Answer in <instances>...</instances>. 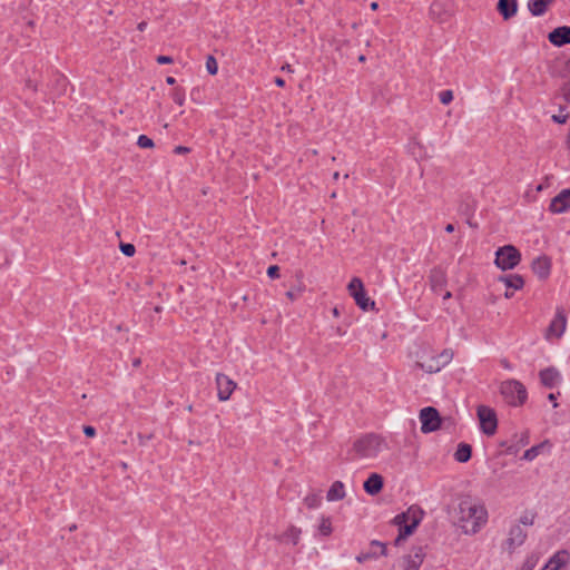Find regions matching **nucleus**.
<instances>
[{"instance_id":"49530a36","label":"nucleus","mask_w":570,"mask_h":570,"mask_svg":"<svg viewBox=\"0 0 570 570\" xmlns=\"http://www.w3.org/2000/svg\"><path fill=\"white\" fill-rule=\"evenodd\" d=\"M189 150L190 149L188 147L177 146L174 151H175V154L180 155V154H187V153H189Z\"/></svg>"},{"instance_id":"e2e57ef3","label":"nucleus","mask_w":570,"mask_h":570,"mask_svg":"<svg viewBox=\"0 0 570 570\" xmlns=\"http://www.w3.org/2000/svg\"><path fill=\"white\" fill-rule=\"evenodd\" d=\"M548 399H549L550 401H556V395H554L553 393H550V394L548 395Z\"/></svg>"},{"instance_id":"a211bd4d","label":"nucleus","mask_w":570,"mask_h":570,"mask_svg":"<svg viewBox=\"0 0 570 570\" xmlns=\"http://www.w3.org/2000/svg\"><path fill=\"white\" fill-rule=\"evenodd\" d=\"M383 476L377 473H372L364 482L363 488L370 495H376L383 489Z\"/></svg>"},{"instance_id":"423d86ee","label":"nucleus","mask_w":570,"mask_h":570,"mask_svg":"<svg viewBox=\"0 0 570 570\" xmlns=\"http://www.w3.org/2000/svg\"><path fill=\"white\" fill-rule=\"evenodd\" d=\"M453 357V352L451 350H443L438 355H432L422 358L417 362V366H420L426 373H436L445 365H448Z\"/></svg>"},{"instance_id":"1a4fd4ad","label":"nucleus","mask_w":570,"mask_h":570,"mask_svg":"<svg viewBox=\"0 0 570 570\" xmlns=\"http://www.w3.org/2000/svg\"><path fill=\"white\" fill-rule=\"evenodd\" d=\"M425 558V552L422 547H414L411 551L402 557L399 562L401 570H419Z\"/></svg>"},{"instance_id":"9b49d317","label":"nucleus","mask_w":570,"mask_h":570,"mask_svg":"<svg viewBox=\"0 0 570 570\" xmlns=\"http://www.w3.org/2000/svg\"><path fill=\"white\" fill-rule=\"evenodd\" d=\"M452 10L448 1L435 0L430 7V18L436 22H445L451 17Z\"/></svg>"},{"instance_id":"393cba45","label":"nucleus","mask_w":570,"mask_h":570,"mask_svg":"<svg viewBox=\"0 0 570 570\" xmlns=\"http://www.w3.org/2000/svg\"><path fill=\"white\" fill-rule=\"evenodd\" d=\"M345 498V487L343 482L335 481L331 485V488L327 491L326 499L327 501H340Z\"/></svg>"},{"instance_id":"0eeeda50","label":"nucleus","mask_w":570,"mask_h":570,"mask_svg":"<svg viewBox=\"0 0 570 570\" xmlns=\"http://www.w3.org/2000/svg\"><path fill=\"white\" fill-rule=\"evenodd\" d=\"M476 415L480 421L481 431L489 436L493 435L498 429V420L494 410L487 405H479Z\"/></svg>"},{"instance_id":"0e129e2a","label":"nucleus","mask_w":570,"mask_h":570,"mask_svg":"<svg viewBox=\"0 0 570 570\" xmlns=\"http://www.w3.org/2000/svg\"><path fill=\"white\" fill-rule=\"evenodd\" d=\"M365 60H366V58H365V56H364V55H361V56L358 57V61H360V62H364Z\"/></svg>"},{"instance_id":"c9c22d12","label":"nucleus","mask_w":570,"mask_h":570,"mask_svg":"<svg viewBox=\"0 0 570 570\" xmlns=\"http://www.w3.org/2000/svg\"><path fill=\"white\" fill-rule=\"evenodd\" d=\"M539 446H532L528 449L524 453L522 459L527 461H532L537 455L539 454Z\"/></svg>"},{"instance_id":"f3484780","label":"nucleus","mask_w":570,"mask_h":570,"mask_svg":"<svg viewBox=\"0 0 570 570\" xmlns=\"http://www.w3.org/2000/svg\"><path fill=\"white\" fill-rule=\"evenodd\" d=\"M533 273L541 279L549 276L551 269V262L547 256H539L532 262Z\"/></svg>"},{"instance_id":"f03ea898","label":"nucleus","mask_w":570,"mask_h":570,"mask_svg":"<svg viewBox=\"0 0 570 570\" xmlns=\"http://www.w3.org/2000/svg\"><path fill=\"white\" fill-rule=\"evenodd\" d=\"M385 448L383 438L377 434H365L354 441L351 450L347 452L348 461H372Z\"/></svg>"},{"instance_id":"37998d69","label":"nucleus","mask_w":570,"mask_h":570,"mask_svg":"<svg viewBox=\"0 0 570 570\" xmlns=\"http://www.w3.org/2000/svg\"><path fill=\"white\" fill-rule=\"evenodd\" d=\"M562 91L564 100L570 102V81L563 85Z\"/></svg>"},{"instance_id":"3c124183","label":"nucleus","mask_w":570,"mask_h":570,"mask_svg":"<svg viewBox=\"0 0 570 570\" xmlns=\"http://www.w3.org/2000/svg\"><path fill=\"white\" fill-rule=\"evenodd\" d=\"M146 27H147V22L141 21L140 23H138L137 29L139 31H144L146 29Z\"/></svg>"},{"instance_id":"4c0bfd02","label":"nucleus","mask_w":570,"mask_h":570,"mask_svg":"<svg viewBox=\"0 0 570 570\" xmlns=\"http://www.w3.org/2000/svg\"><path fill=\"white\" fill-rule=\"evenodd\" d=\"M439 97L443 105H449L453 100V92L451 90H443L440 92Z\"/></svg>"},{"instance_id":"aec40b11","label":"nucleus","mask_w":570,"mask_h":570,"mask_svg":"<svg viewBox=\"0 0 570 570\" xmlns=\"http://www.w3.org/2000/svg\"><path fill=\"white\" fill-rule=\"evenodd\" d=\"M433 292L440 293L446 284L445 274L441 268H433L429 276Z\"/></svg>"},{"instance_id":"5701e85b","label":"nucleus","mask_w":570,"mask_h":570,"mask_svg":"<svg viewBox=\"0 0 570 570\" xmlns=\"http://www.w3.org/2000/svg\"><path fill=\"white\" fill-rule=\"evenodd\" d=\"M554 0H529L528 9L534 17L543 16Z\"/></svg>"},{"instance_id":"b1692460","label":"nucleus","mask_w":570,"mask_h":570,"mask_svg":"<svg viewBox=\"0 0 570 570\" xmlns=\"http://www.w3.org/2000/svg\"><path fill=\"white\" fill-rule=\"evenodd\" d=\"M539 375L541 383L547 387H553L560 379L559 372L553 367L542 370Z\"/></svg>"},{"instance_id":"2eb2a0df","label":"nucleus","mask_w":570,"mask_h":570,"mask_svg":"<svg viewBox=\"0 0 570 570\" xmlns=\"http://www.w3.org/2000/svg\"><path fill=\"white\" fill-rule=\"evenodd\" d=\"M549 209L553 214H561L570 209V188L563 189L552 198Z\"/></svg>"},{"instance_id":"774afa93","label":"nucleus","mask_w":570,"mask_h":570,"mask_svg":"<svg viewBox=\"0 0 570 570\" xmlns=\"http://www.w3.org/2000/svg\"><path fill=\"white\" fill-rule=\"evenodd\" d=\"M312 154H313V155H317V150H316V149H313V150H312Z\"/></svg>"},{"instance_id":"8fccbe9b","label":"nucleus","mask_w":570,"mask_h":570,"mask_svg":"<svg viewBox=\"0 0 570 570\" xmlns=\"http://www.w3.org/2000/svg\"><path fill=\"white\" fill-rule=\"evenodd\" d=\"M345 333L346 332L342 327H336L335 328V334L338 335V336H344Z\"/></svg>"},{"instance_id":"6e6d98bb","label":"nucleus","mask_w":570,"mask_h":570,"mask_svg":"<svg viewBox=\"0 0 570 570\" xmlns=\"http://www.w3.org/2000/svg\"><path fill=\"white\" fill-rule=\"evenodd\" d=\"M166 82L168 85H174L176 82V79L174 77H167Z\"/></svg>"},{"instance_id":"ea45409f","label":"nucleus","mask_w":570,"mask_h":570,"mask_svg":"<svg viewBox=\"0 0 570 570\" xmlns=\"http://www.w3.org/2000/svg\"><path fill=\"white\" fill-rule=\"evenodd\" d=\"M267 275L271 278H277L279 277V267L277 265H272L267 268Z\"/></svg>"},{"instance_id":"338daca9","label":"nucleus","mask_w":570,"mask_h":570,"mask_svg":"<svg viewBox=\"0 0 570 570\" xmlns=\"http://www.w3.org/2000/svg\"><path fill=\"white\" fill-rule=\"evenodd\" d=\"M139 440H141V444L146 442V439H142V436H139Z\"/></svg>"},{"instance_id":"ddd939ff","label":"nucleus","mask_w":570,"mask_h":570,"mask_svg":"<svg viewBox=\"0 0 570 570\" xmlns=\"http://www.w3.org/2000/svg\"><path fill=\"white\" fill-rule=\"evenodd\" d=\"M566 326H567L566 313L561 307H558L556 316L548 327V336L553 335L558 338L561 337L566 331Z\"/></svg>"},{"instance_id":"c756f323","label":"nucleus","mask_w":570,"mask_h":570,"mask_svg":"<svg viewBox=\"0 0 570 570\" xmlns=\"http://www.w3.org/2000/svg\"><path fill=\"white\" fill-rule=\"evenodd\" d=\"M318 531L322 535H325V537H327L332 533L333 530H332V524H331L330 518L322 517L320 525H318Z\"/></svg>"},{"instance_id":"20e7f679","label":"nucleus","mask_w":570,"mask_h":570,"mask_svg":"<svg viewBox=\"0 0 570 570\" xmlns=\"http://www.w3.org/2000/svg\"><path fill=\"white\" fill-rule=\"evenodd\" d=\"M500 392L511 405H521L527 400L524 385L517 380H508L501 383Z\"/></svg>"},{"instance_id":"f8f14e48","label":"nucleus","mask_w":570,"mask_h":570,"mask_svg":"<svg viewBox=\"0 0 570 570\" xmlns=\"http://www.w3.org/2000/svg\"><path fill=\"white\" fill-rule=\"evenodd\" d=\"M216 385L219 401H227L236 389V383L227 375L222 373L216 375Z\"/></svg>"},{"instance_id":"69168bd1","label":"nucleus","mask_w":570,"mask_h":570,"mask_svg":"<svg viewBox=\"0 0 570 570\" xmlns=\"http://www.w3.org/2000/svg\"><path fill=\"white\" fill-rule=\"evenodd\" d=\"M338 178H340V173L335 171L334 175H333V179L337 180Z\"/></svg>"},{"instance_id":"7ed1b4c3","label":"nucleus","mask_w":570,"mask_h":570,"mask_svg":"<svg viewBox=\"0 0 570 570\" xmlns=\"http://www.w3.org/2000/svg\"><path fill=\"white\" fill-rule=\"evenodd\" d=\"M422 517L423 511L419 507L412 505L405 512L400 513L394 518V523L400 528V533L395 539V544H399L414 532L416 527L420 524Z\"/></svg>"},{"instance_id":"e433bc0d","label":"nucleus","mask_w":570,"mask_h":570,"mask_svg":"<svg viewBox=\"0 0 570 570\" xmlns=\"http://www.w3.org/2000/svg\"><path fill=\"white\" fill-rule=\"evenodd\" d=\"M120 250L124 255L126 256H134L135 252H136V248L132 244H129V243H121L120 244Z\"/></svg>"},{"instance_id":"6ab92c4d","label":"nucleus","mask_w":570,"mask_h":570,"mask_svg":"<svg viewBox=\"0 0 570 570\" xmlns=\"http://www.w3.org/2000/svg\"><path fill=\"white\" fill-rule=\"evenodd\" d=\"M498 11L504 20H509L514 17L518 12L517 0H499L497 6Z\"/></svg>"},{"instance_id":"58836bf2","label":"nucleus","mask_w":570,"mask_h":570,"mask_svg":"<svg viewBox=\"0 0 570 570\" xmlns=\"http://www.w3.org/2000/svg\"><path fill=\"white\" fill-rule=\"evenodd\" d=\"M534 521V515L531 513H525L520 517L519 524L521 525H532Z\"/></svg>"},{"instance_id":"f704fd0d","label":"nucleus","mask_w":570,"mask_h":570,"mask_svg":"<svg viewBox=\"0 0 570 570\" xmlns=\"http://www.w3.org/2000/svg\"><path fill=\"white\" fill-rule=\"evenodd\" d=\"M137 145L140 148H153L154 147V141L149 137H147L146 135H140L138 137Z\"/></svg>"},{"instance_id":"052dcab7","label":"nucleus","mask_w":570,"mask_h":570,"mask_svg":"<svg viewBox=\"0 0 570 570\" xmlns=\"http://www.w3.org/2000/svg\"><path fill=\"white\" fill-rule=\"evenodd\" d=\"M27 86H28L29 88H31L32 90H36V86L31 82V80H29V81L27 82Z\"/></svg>"},{"instance_id":"5fc2aeb1","label":"nucleus","mask_w":570,"mask_h":570,"mask_svg":"<svg viewBox=\"0 0 570 570\" xmlns=\"http://www.w3.org/2000/svg\"><path fill=\"white\" fill-rule=\"evenodd\" d=\"M445 232H448V233H452V232H454V226H453L452 224H448V225L445 226Z\"/></svg>"},{"instance_id":"a18cd8bd","label":"nucleus","mask_w":570,"mask_h":570,"mask_svg":"<svg viewBox=\"0 0 570 570\" xmlns=\"http://www.w3.org/2000/svg\"><path fill=\"white\" fill-rule=\"evenodd\" d=\"M157 62L160 63V65L171 63L173 62V58L169 57V56H158L157 57Z\"/></svg>"},{"instance_id":"6e6552de","label":"nucleus","mask_w":570,"mask_h":570,"mask_svg":"<svg viewBox=\"0 0 570 570\" xmlns=\"http://www.w3.org/2000/svg\"><path fill=\"white\" fill-rule=\"evenodd\" d=\"M421 431L423 433H431L440 429L441 416L435 407L428 406L420 411Z\"/></svg>"},{"instance_id":"de8ad7c7","label":"nucleus","mask_w":570,"mask_h":570,"mask_svg":"<svg viewBox=\"0 0 570 570\" xmlns=\"http://www.w3.org/2000/svg\"><path fill=\"white\" fill-rule=\"evenodd\" d=\"M533 562H531L530 560H527L523 566H522V569L521 570H532L533 569Z\"/></svg>"},{"instance_id":"473e14b6","label":"nucleus","mask_w":570,"mask_h":570,"mask_svg":"<svg viewBox=\"0 0 570 570\" xmlns=\"http://www.w3.org/2000/svg\"><path fill=\"white\" fill-rule=\"evenodd\" d=\"M566 110V107L564 106H560L559 108V114L558 115H553L552 116V120L557 124H566L569 119V114H564L563 111Z\"/></svg>"},{"instance_id":"864d4df0","label":"nucleus","mask_w":570,"mask_h":570,"mask_svg":"<svg viewBox=\"0 0 570 570\" xmlns=\"http://www.w3.org/2000/svg\"><path fill=\"white\" fill-rule=\"evenodd\" d=\"M282 70L283 71H287V72H293V69H292L291 65H288V63L284 65L282 67Z\"/></svg>"},{"instance_id":"c03bdc74","label":"nucleus","mask_w":570,"mask_h":570,"mask_svg":"<svg viewBox=\"0 0 570 570\" xmlns=\"http://www.w3.org/2000/svg\"><path fill=\"white\" fill-rule=\"evenodd\" d=\"M83 433L89 436V438H92L96 435V429L94 426H90V425H86L83 426Z\"/></svg>"},{"instance_id":"4be33fe9","label":"nucleus","mask_w":570,"mask_h":570,"mask_svg":"<svg viewBox=\"0 0 570 570\" xmlns=\"http://www.w3.org/2000/svg\"><path fill=\"white\" fill-rule=\"evenodd\" d=\"M498 282L503 283L507 288H511L513 291L521 289L524 285V279L519 274L501 275L499 276Z\"/></svg>"},{"instance_id":"79ce46f5","label":"nucleus","mask_w":570,"mask_h":570,"mask_svg":"<svg viewBox=\"0 0 570 570\" xmlns=\"http://www.w3.org/2000/svg\"><path fill=\"white\" fill-rule=\"evenodd\" d=\"M301 293H302V289H301V288H298V289H296V291L291 289V291H287V292H286V296H287V298H289L291 301H295L296 298H298V296L301 295Z\"/></svg>"},{"instance_id":"c85d7f7f","label":"nucleus","mask_w":570,"mask_h":570,"mask_svg":"<svg viewBox=\"0 0 570 570\" xmlns=\"http://www.w3.org/2000/svg\"><path fill=\"white\" fill-rule=\"evenodd\" d=\"M347 289L352 297L355 296V293H360L364 289L363 282L358 277H354L351 279Z\"/></svg>"},{"instance_id":"4468645a","label":"nucleus","mask_w":570,"mask_h":570,"mask_svg":"<svg viewBox=\"0 0 570 570\" xmlns=\"http://www.w3.org/2000/svg\"><path fill=\"white\" fill-rule=\"evenodd\" d=\"M385 554H386V546L384 543H382L381 541L373 540L370 543V550L361 552L360 554L356 556L355 559L358 563H363L367 560L376 559L380 556H385Z\"/></svg>"},{"instance_id":"bb28decb","label":"nucleus","mask_w":570,"mask_h":570,"mask_svg":"<svg viewBox=\"0 0 570 570\" xmlns=\"http://www.w3.org/2000/svg\"><path fill=\"white\" fill-rule=\"evenodd\" d=\"M472 448L468 443H460L454 453V459L458 462L464 463L471 459Z\"/></svg>"},{"instance_id":"a878e982","label":"nucleus","mask_w":570,"mask_h":570,"mask_svg":"<svg viewBox=\"0 0 570 570\" xmlns=\"http://www.w3.org/2000/svg\"><path fill=\"white\" fill-rule=\"evenodd\" d=\"M355 303L363 311L374 309L375 302L372 301L365 293V289H363L360 293H355V296L353 297Z\"/></svg>"},{"instance_id":"39448f33","label":"nucleus","mask_w":570,"mask_h":570,"mask_svg":"<svg viewBox=\"0 0 570 570\" xmlns=\"http://www.w3.org/2000/svg\"><path fill=\"white\" fill-rule=\"evenodd\" d=\"M521 261V253L513 245H504L495 252V265L502 271L513 269Z\"/></svg>"},{"instance_id":"dca6fc26","label":"nucleus","mask_w":570,"mask_h":570,"mask_svg":"<svg viewBox=\"0 0 570 570\" xmlns=\"http://www.w3.org/2000/svg\"><path fill=\"white\" fill-rule=\"evenodd\" d=\"M549 41L557 46L562 47L570 43V27L562 26L552 30L548 36Z\"/></svg>"},{"instance_id":"f257e3e1","label":"nucleus","mask_w":570,"mask_h":570,"mask_svg":"<svg viewBox=\"0 0 570 570\" xmlns=\"http://www.w3.org/2000/svg\"><path fill=\"white\" fill-rule=\"evenodd\" d=\"M488 512L485 508L471 500H463L459 504V522L465 534H474L485 524Z\"/></svg>"},{"instance_id":"cd10ccee","label":"nucleus","mask_w":570,"mask_h":570,"mask_svg":"<svg viewBox=\"0 0 570 570\" xmlns=\"http://www.w3.org/2000/svg\"><path fill=\"white\" fill-rule=\"evenodd\" d=\"M301 533L302 531L299 528L292 525L283 533L282 538L296 546L299 542Z\"/></svg>"},{"instance_id":"a19ab883","label":"nucleus","mask_w":570,"mask_h":570,"mask_svg":"<svg viewBox=\"0 0 570 570\" xmlns=\"http://www.w3.org/2000/svg\"><path fill=\"white\" fill-rule=\"evenodd\" d=\"M562 65H563V69L562 71L560 72V75L562 77H568L570 76V59H566L562 61Z\"/></svg>"},{"instance_id":"09e8293b","label":"nucleus","mask_w":570,"mask_h":570,"mask_svg":"<svg viewBox=\"0 0 570 570\" xmlns=\"http://www.w3.org/2000/svg\"><path fill=\"white\" fill-rule=\"evenodd\" d=\"M275 83L278 86V87H284L285 86V81L283 78L281 77H276L275 78Z\"/></svg>"},{"instance_id":"bf43d9fd","label":"nucleus","mask_w":570,"mask_h":570,"mask_svg":"<svg viewBox=\"0 0 570 570\" xmlns=\"http://www.w3.org/2000/svg\"><path fill=\"white\" fill-rule=\"evenodd\" d=\"M379 8V3L377 2H372L371 3V9L372 10H376Z\"/></svg>"},{"instance_id":"412c9836","label":"nucleus","mask_w":570,"mask_h":570,"mask_svg":"<svg viewBox=\"0 0 570 570\" xmlns=\"http://www.w3.org/2000/svg\"><path fill=\"white\" fill-rule=\"evenodd\" d=\"M568 559V552L559 551L549 560L542 570H564Z\"/></svg>"},{"instance_id":"2f4dec72","label":"nucleus","mask_w":570,"mask_h":570,"mask_svg":"<svg viewBox=\"0 0 570 570\" xmlns=\"http://www.w3.org/2000/svg\"><path fill=\"white\" fill-rule=\"evenodd\" d=\"M206 69L208 71V73L210 75H216L217 71H218V63L216 61V59L213 57V56H208L207 59H206Z\"/></svg>"},{"instance_id":"4d7b16f0","label":"nucleus","mask_w":570,"mask_h":570,"mask_svg":"<svg viewBox=\"0 0 570 570\" xmlns=\"http://www.w3.org/2000/svg\"><path fill=\"white\" fill-rule=\"evenodd\" d=\"M140 364H141V360H140V358H135V360L132 361V365H134L135 367H138Z\"/></svg>"},{"instance_id":"72a5a7b5","label":"nucleus","mask_w":570,"mask_h":570,"mask_svg":"<svg viewBox=\"0 0 570 570\" xmlns=\"http://www.w3.org/2000/svg\"><path fill=\"white\" fill-rule=\"evenodd\" d=\"M173 100L179 105L183 106L185 101V92L181 88H176L171 94Z\"/></svg>"},{"instance_id":"13d9d810","label":"nucleus","mask_w":570,"mask_h":570,"mask_svg":"<svg viewBox=\"0 0 570 570\" xmlns=\"http://www.w3.org/2000/svg\"><path fill=\"white\" fill-rule=\"evenodd\" d=\"M452 294L451 292L446 291L444 294H443V299H449L451 298Z\"/></svg>"},{"instance_id":"9d476101","label":"nucleus","mask_w":570,"mask_h":570,"mask_svg":"<svg viewBox=\"0 0 570 570\" xmlns=\"http://www.w3.org/2000/svg\"><path fill=\"white\" fill-rule=\"evenodd\" d=\"M527 539V532L520 524H513L508 533L504 542V549L512 553L517 548L521 547Z\"/></svg>"},{"instance_id":"680f3d73","label":"nucleus","mask_w":570,"mask_h":570,"mask_svg":"<svg viewBox=\"0 0 570 570\" xmlns=\"http://www.w3.org/2000/svg\"><path fill=\"white\" fill-rule=\"evenodd\" d=\"M333 315L336 316V317L340 315V311H338L337 307L333 308Z\"/></svg>"},{"instance_id":"603ef678","label":"nucleus","mask_w":570,"mask_h":570,"mask_svg":"<svg viewBox=\"0 0 570 570\" xmlns=\"http://www.w3.org/2000/svg\"><path fill=\"white\" fill-rule=\"evenodd\" d=\"M512 296H513V289L507 288V291L504 293V297L505 298H511Z\"/></svg>"},{"instance_id":"7c9ffc66","label":"nucleus","mask_w":570,"mask_h":570,"mask_svg":"<svg viewBox=\"0 0 570 570\" xmlns=\"http://www.w3.org/2000/svg\"><path fill=\"white\" fill-rule=\"evenodd\" d=\"M322 498L318 494L311 493L304 499V503L308 509H315L321 504Z\"/></svg>"}]
</instances>
